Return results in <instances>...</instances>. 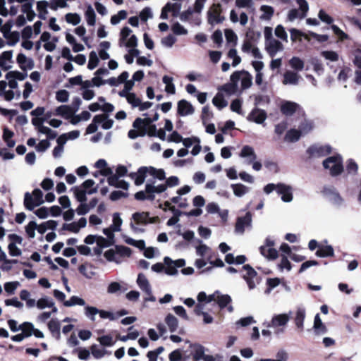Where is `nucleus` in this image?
<instances>
[{"mask_svg": "<svg viewBox=\"0 0 361 361\" xmlns=\"http://www.w3.org/2000/svg\"><path fill=\"white\" fill-rule=\"evenodd\" d=\"M323 166L325 169L330 170L331 176H337L343 171V159L340 154L329 157L323 161Z\"/></svg>", "mask_w": 361, "mask_h": 361, "instance_id": "obj_1", "label": "nucleus"}, {"mask_svg": "<svg viewBox=\"0 0 361 361\" xmlns=\"http://www.w3.org/2000/svg\"><path fill=\"white\" fill-rule=\"evenodd\" d=\"M221 5L219 3L213 4L207 11V22L209 25L221 23L224 20V16H221Z\"/></svg>", "mask_w": 361, "mask_h": 361, "instance_id": "obj_2", "label": "nucleus"}, {"mask_svg": "<svg viewBox=\"0 0 361 361\" xmlns=\"http://www.w3.org/2000/svg\"><path fill=\"white\" fill-rule=\"evenodd\" d=\"M231 82L222 85L219 90L226 92L228 95L235 94L238 90V82L240 79L239 71L233 72L231 75Z\"/></svg>", "mask_w": 361, "mask_h": 361, "instance_id": "obj_3", "label": "nucleus"}, {"mask_svg": "<svg viewBox=\"0 0 361 361\" xmlns=\"http://www.w3.org/2000/svg\"><path fill=\"white\" fill-rule=\"evenodd\" d=\"M306 152L309 158L322 157L329 154L331 152V148L329 146L311 145Z\"/></svg>", "mask_w": 361, "mask_h": 361, "instance_id": "obj_4", "label": "nucleus"}, {"mask_svg": "<svg viewBox=\"0 0 361 361\" xmlns=\"http://www.w3.org/2000/svg\"><path fill=\"white\" fill-rule=\"evenodd\" d=\"M267 117V112L261 109L255 108L248 114L247 119L249 121L255 122L257 124H262Z\"/></svg>", "mask_w": 361, "mask_h": 361, "instance_id": "obj_5", "label": "nucleus"}, {"mask_svg": "<svg viewBox=\"0 0 361 361\" xmlns=\"http://www.w3.org/2000/svg\"><path fill=\"white\" fill-rule=\"evenodd\" d=\"M251 222L252 214L250 212H247L244 216L238 217L235 226V231L243 233L245 231V227L250 226Z\"/></svg>", "mask_w": 361, "mask_h": 361, "instance_id": "obj_6", "label": "nucleus"}, {"mask_svg": "<svg viewBox=\"0 0 361 361\" xmlns=\"http://www.w3.org/2000/svg\"><path fill=\"white\" fill-rule=\"evenodd\" d=\"M195 112V108L187 100L181 99L178 102L177 114L180 116H186L192 114Z\"/></svg>", "mask_w": 361, "mask_h": 361, "instance_id": "obj_7", "label": "nucleus"}, {"mask_svg": "<svg viewBox=\"0 0 361 361\" xmlns=\"http://www.w3.org/2000/svg\"><path fill=\"white\" fill-rule=\"evenodd\" d=\"M243 269L246 271V274L243 276V278L247 282L249 288H255V283L253 279L257 276V271L250 264L243 265Z\"/></svg>", "mask_w": 361, "mask_h": 361, "instance_id": "obj_8", "label": "nucleus"}, {"mask_svg": "<svg viewBox=\"0 0 361 361\" xmlns=\"http://www.w3.org/2000/svg\"><path fill=\"white\" fill-rule=\"evenodd\" d=\"M276 192L281 195V200L285 202H289L293 200L292 188L284 183H278Z\"/></svg>", "mask_w": 361, "mask_h": 361, "instance_id": "obj_9", "label": "nucleus"}, {"mask_svg": "<svg viewBox=\"0 0 361 361\" xmlns=\"http://www.w3.org/2000/svg\"><path fill=\"white\" fill-rule=\"evenodd\" d=\"M98 186H96L95 188H93L89 190H82V188H80L79 187H73L71 190L73 191L76 200L80 202V203L85 202L87 200L86 194H93L97 192Z\"/></svg>", "mask_w": 361, "mask_h": 361, "instance_id": "obj_10", "label": "nucleus"}, {"mask_svg": "<svg viewBox=\"0 0 361 361\" xmlns=\"http://www.w3.org/2000/svg\"><path fill=\"white\" fill-rule=\"evenodd\" d=\"M290 320V315L288 314H279L274 315L271 321V323L268 324V327H278L286 325Z\"/></svg>", "mask_w": 361, "mask_h": 361, "instance_id": "obj_11", "label": "nucleus"}, {"mask_svg": "<svg viewBox=\"0 0 361 361\" xmlns=\"http://www.w3.org/2000/svg\"><path fill=\"white\" fill-rule=\"evenodd\" d=\"M109 117L108 114H99L94 116L92 122L87 127L86 133L92 134L97 130V124H100Z\"/></svg>", "mask_w": 361, "mask_h": 361, "instance_id": "obj_12", "label": "nucleus"}, {"mask_svg": "<svg viewBox=\"0 0 361 361\" xmlns=\"http://www.w3.org/2000/svg\"><path fill=\"white\" fill-rule=\"evenodd\" d=\"M75 113V109L68 105H61L56 109V114L61 116L66 119L70 118Z\"/></svg>", "mask_w": 361, "mask_h": 361, "instance_id": "obj_13", "label": "nucleus"}, {"mask_svg": "<svg viewBox=\"0 0 361 361\" xmlns=\"http://www.w3.org/2000/svg\"><path fill=\"white\" fill-rule=\"evenodd\" d=\"M239 155L243 158L249 157V164L252 163L257 159V154H255L254 149L249 145L243 146Z\"/></svg>", "mask_w": 361, "mask_h": 361, "instance_id": "obj_14", "label": "nucleus"}, {"mask_svg": "<svg viewBox=\"0 0 361 361\" xmlns=\"http://www.w3.org/2000/svg\"><path fill=\"white\" fill-rule=\"evenodd\" d=\"M305 318V310L304 308L298 307L297 309L295 317L294 318V322L295 326L298 329H300V331H303L304 325L303 322Z\"/></svg>", "mask_w": 361, "mask_h": 361, "instance_id": "obj_15", "label": "nucleus"}, {"mask_svg": "<svg viewBox=\"0 0 361 361\" xmlns=\"http://www.w3.org/2000/svg\"><path fill=\"white\" fill-rule=\"evenodd\" d=\"M316 256L319 257H328L334 256V250L331 245H322L315 252Z\"/></svg>", "mask_w": 361, "mask_h": 361, "instance_id": "obj_16", "label": "nucleus"}, {"mask_svg": "<svg viewBox=\"0 0 361 361\" xmlns=\"http://www.w3.org/2000/svg\"><path fill=\"white\" fill-rule=\"evenodd\" d=\"M313 328L317 335L324 334L327 332V328L322 323L319 313L314 317Z\"/></svg>", "mask_w": 361, "mask_h": 361, "instance_id": "obj_17", "label": "nucleus"}, {"mask_svg": "<svg viewBox=\"0 0 361 361\" xmlns=\"http://www.w3.org/2000/svg\"><path fill=\"white\" fill-rule=\"evenodd\" d=\"M137 175L135 180V185L138 186L145 182L147 174H149V166L140 167L137 171Z\"/></svg>", "mask_w": 361, "mask_h": 361, "instance_id": "obj_18", "label": "nucleus"}, {"mask_svg": "<svg viewBox=\"0 0 361 361\" xmlns=\"http://www.w3.org/2000/svg\"><path fill=\"white\" fill-rule=\"evenodd\" d=\"M298 105L292 102H286L281 106V111L286 116L293 115L297 110Z\"/></svg>", "mask_w": 361, "mask_h": 361, "instance_id": "obj_19", "label": "nucleus"}, {"mask_svg": "<svg viewBox=\"0 0 361 361\" xmlns=\"http://www.w3.org/2000/svg\"><path fill=\"white\" fill-rule=\"evenodd\" d=\"M48 329L50 331L51 334L54 337H55L56 339L60 338L61 333H60V329H61V324L60 322L55 319H51L49 322L48 324Z\"/></svg>", "mask_w": 361, "mask_h": 361, "instance_id": "obj_20", "label": "nucleus"}, {"mask_svg": "<svg viewBox=\"0 0 361 361\" xmlns=\"http://www.w3.org/2000/svg\"><path fill=\"white\" fill-rule=\"evenodd\" d=\"M137 283L139 286V287L146 293L149 294L151 293L149 283L146 276L142 273H140L138 274L137 279Z\"/></svg>", "mask_w": 361, "mask_h": 361, "instance_id": "obj_21", "label": "nucleus"}, {"mask_svg": "<svg viewBox=\"0 0 361 361\" xmlns=\"http://www.w3.org/2000/svg\"><path fill=\"white\" fill-rule=\"evenodd\" d=\"M259 252L262 255L271 260L276 259L279 257L278 251L273 247L267 248L265 246H261Z\"/></svg>", "mask_w": 361, "mask_h": 361, "instance_id": "obj_22", "label": "nucleus"}, {"mask_svg": "<svg viewBox=\"0 0 361 361\" xmlns=\"http://www.w3.org/2000/svg\"><path fill=\"white\" fill-rule=\"evenodd\" d=\"M298 80L299 75H298V73L290 71H287L283 75V83L284 85H297L298 83Z\"/></svg>", "mask_w": 361, "mask_h": 361, "instance_id": "obj_23", "label": "nucleus"}, {"mask_svg": "<svg viewBox=\"0 0 361 361\" xmlns=\"http://www.w3.org/2000/svg\"><path fill=\"white\" fill-rule=\"evenodd\" d=\"M282 47L283 45L281 42L276 39H272L267 46L266 49L270 56L273 57L279 50L282 49Z\"/></svg>", "mask_w": 361, "mask_h": 361, "instance_id": "obj_24", "label": "nucleus"}, {"mask_svg": "<svg viewBox=\"0 0 361 361\" xmlns=\"http://www.w3.org/2000/svg\"><path fill=\"white\" fill-rule=\"evenodd\" d=\"M154 183L155 182L153 180L152 184L145 185V191L147 193L154 195V193H161L166 190L167 185H166V184H160L157 186H154L153 185Z\"/></svg>", "mask_w": 361, "mask_h": 361, "instance_id": "obj_25", "label": "nucleus"}, {"mask_svg": "<svg viewBox=\"0 0 361 361\" xmlns=\"http://www.w3.org/2000/svg\"><path fill=\"white\" fill-rule=\"evenodd\" d=\"M14 136V133L9 130L7 127L3 129V140L6 143L8 147H13L16 142L12 138Z\"/></svg>", "mask_w": 361, "mask_h": 361, "instance_id": "obj_26", "label": "nucleus"}, {"mask_svg": "<svg viewBox=\"0 0 361 361\" xmlns=\"http://www.w3.org/2000/svg\"><path fill=\"white\" fill-rule=\"evenodd\" d=\"M240 76L243 77L241 79V87L243 90L247 89L251 87L252 84V77L250 73L245 70L240 71Z\"/></svg>", "mask_w": 361, "mask_h": 361, "instance_id": "obj_27", "label": "nucleus"}, {"mask_svg": "<svg viewBox=\"0 0 361 361\" xmlns=\"http://www.w3.org/2000/svg\"><path fill=\"white\" fill-rule=\"evenodd\" d=\"M165 322L167 324L171 332H175L178 327V321L172 314H168L165 318Z\"/></svg>", "mask_w": 361, "mask_h": 361, "instance_id": "obj_28", "label": "nucleus"}, {"mask_svg": "<svg viewBox=\"0 0 361 361\" xmlns=\"http://www.w3.org/2000/svg\"><path fill=\"white\" fill-rule=\"evenodd\" d=\"M149 215L148 212H135L133 214V219L137 224H147V218Z\"/></svg>", "mask_w": 361, "mask_h": 361, "instance_id": "obj_29", "label": "nucleus"}, {"mask_svg": "<svg viewBox=\"0 0 361 361\" xmlns=\"http://www.w3.org/2000/svg\"><path fill=\"white\" fill-rule=\"evenodd\" d=\"M231 187L233 189L234 195L237 197L243 196L249 190V188L242 183L231 184Z\"/></svg>", "mask_w": 361, "mask_h": 361, "instance_id": "obj_30", "label": "nucleus"}, {"mask_svg": "<svg viewBox=\"0 0 361 361\" xmlns=\"http://www.w3.org/2000/svg\"><path fill=\"white\" fill-rule=\"evenodd\" d=\"M20 330L25 338H28L32 335L34 325L31 322H25L20 325Z\"/></svg>", "mask_w": 361, "mask_h": 361, "instance_id": "obj_31", "label": "nucleus"}, {"mask_svg": "<svg viewBox=\"0 0 361 361\" xmlns=\"http://www.w3.org/2000/svg\"><path fill=\"white\" fill-rule=\"evenodd\" d=\"M213 104L219 109H222L228 105L227 101L221 93H217L212 99Z\"/></svg>", "mask_w": 361, "mask_h": 361, "instance_id": "obj_32", "label": "nucleus"}, {"mask_svg": "<svg viewBox=\"0 0 361 361\" xmlns=\"http://www.w3.org/2000/svg\"><path fill=\"white\" fill-rule=\"evenodd\" d=\"M92 266L90 264H83L78 267V270L85 277L91 279L95 274V273L92 271Z\"/></svg>", "mask_w": 361, "mask_h": 361, "instance_id": "obj_33", "label": "nucleus"}, {"mask_svg": "<svg viewBox=\"0 0 361 361\" xmlns=\"http://www.w3.org/2000/svg\"><path fill=\"white\" fill-rule=\"evenodd\" d=\"M87 23L89 25L93 26L95 24L96 14L92 7L89 5L85 12Z\"/></svg>", "mask_w": 361, "mask_h": 361, "instance_id": "obj_34", "label": "nucleus"}, {"mask_svg": "<svg viewBox=\"0 0 361 361\" xmlns=\"http://www.w3.org/2000/svg\"><path fill=\"white\" fill-rule=\"evenodd\" d=\"M164 262L166 265V267L165 268V273L166 274L171 276L177 274V269L174 264H173V260L170 257H165L164 259Z\"/></svg>", "mask_w": 361, "mask_h": 361, "instance_id": "obj_35", "label": "nucleus"}, {"mask_svg": "<svg viewBox=\"0 0 361 361\" xmlns=\"http://www.w3.org/2000/svg\"><path fill=\"white\" fill-rule=\"evenodd\" d=\"M48 6V2L46 1H40L37 4V9L39 11L38 17L42 20L46 19V15L48 11L47 7Z\"/></svg>", "mask_w": 361, "mask_h": 361, "instance_id": "obj_36", "label": "nucleus"}, {"mask_svg": "<svg viewBox=\"0 0 361 361\" xmlns=\"http://www.w3.org/2000/svg\"><path fill=\"white\" fill-rule=\"evenodd\" d=\"M260 10L263 12V14L260 16V18L262 20H270L274 13V8L267 5L262 6Z\"/></svg>", "mask_w": 361, "mask_h": 361, "instance_id": "obj_37", "label": "nucleus"}, {"mask_svg": "<svg viewBox=\"0 0 361 361\" xmlns=\"http://www.w3.org/2000/svg\"><path fill=\"white\" fill-rule=\"evenodd\" d=\"M301 136V130L296 129H290L286 134V140L289 142H296Z\"/></svg>", "mask_w": 361, "mask_h": 361, "instance_id": "obj_38", "label": "nucleus"}, {"mask_svg": "<svg viewBox=\"0 0 361 361\" xmlns=\"http://www.w3.org/2000/svg\"><path fill=\"white\" fill-rule=\"evenodd\" d=\"M290 39L293 42H295L297 40L301 41L302 37H303L305 39H306L307 40H310L307 35H306L305 33L302 32V31H300L298 29H295V28L290 29Z\"/></svg>", "mask_w": 361, "mask_h": 361, "instance_id": "obj_39", "label": "nucleus"}, {"mask_svg": "<svg viewBox=\"0 0 361 361\" xmlns=\"http://www.w3.org/2000/svg\"><path fill=\"white\" fill-rule=\"evenodd\" d=\"M36 202L34 200L32 195L28 192H25L24 197V206L28 210H33L35 207H37Z\"/></svg>", "mask_w": 361, "mask_h": 361, "instance_id": "obj_40", "label": "nucleus"}, {"mask_svg": "<svg viewBox=\"0 0 361 361\" xmlns=\"http://www.w3.org/2000/svg\"><path fill=\"white\" fill-rule=\"evenodd\" d=\"M99 60L95 51H92L89 55V61L87 68L90 70H93L99 64Z\"/></svg>", "mask_w": 361, "mask_h": 361, "instance_id": "obj_41", "label": "nucleus"}, {"mask_svg": "<svg viewBox=\"0 0 361 361\" xmlns=\"http://www.w3.org/2000/svg\"><path fill=\"white\" fill-rule=\"evenodd\" d=\"M152 123H153V121H152V118H149V117H147L145 118H137L133 123V128H139L140 124H142L145 127L147 128L148 126L153 125Z\"/></svg>", "mask_w": 361, "mask_h": 361, "instance_id": "obj_42", "label": "nucleus"}, {"mask_svg": "<svg viewBox=\"0 0 361 361\" xmlns=\"http://www.w3.org/2000/svg\"><path fill=\"white\" fill-rule=\"evenodd\" d=\"M214 114L212 111H210L209 106L208 105L204 106L202 110L201 119L202 121L203 125H206L207 122L212 118Z\"/></svg>", "mask_w": 361, "mask_h": 361, "instance_id": "obj_43", "label": "nucleus"}, {"mask_svg": "<svg viewBox=\"0 0 361 361\" xmlns=\"http://www.w3.org/2000/svg\"><path fill=\"white\" fill-rule=\"evenodd\" d=\"M135 199L139 201H143L145 200H148L150 201H153L155 199V195L150 193H147L146 191H139L135 194Z\"/></svg>", "mask_w": 361, "mask_h": 361, "instance_id": "obj_44", "label": "nucleus"}, {"mask_svg": "<svg viewBox=\"0 0 361 361\" xmlns=\"http://www.w3.org/2000/svg\"><path fill=\"white\" fill-rule=\"evenodd\" d=\"M195 348L192 358L194 361H199L202 359L204 355V348L200 344H195Z\"/></svg>", "mask_w": 361, "mask_h": 361, "instance_id": "obj_45", "label": "nucleus"}, {"mask_svg": "<svg viewBox=\"0 0 361 361\" xmlns=\"http://www.w3.org/2000/svg\"><path fill=\"white\" fill-rule=\"evenodd\" d=\"M290 66L296 71H302L304 68V61L299 57L293 56L290 61Z\"/></svg>", "mask_w": 361, "mask_h": 361, "instance_id": "obj_46", "label": "nucleus"}, {"mask_svg": "<svg viewBox=\"0 0 361 361\" xmlns=\"http://www.w3.org/2000/svg\"><path fill=\"white\" fill-rule=\"evenodd\" d=\"M65 19L68 23L76 25L80 23L81 18L79 14L76 13H68L65 16Z\"/></svg>", "mask_w": 361, "mask_h": 361, "instance_id": "obj_47", "label": "nucleus"}, {"mask_svg": "<svg viewBox=\"0 0 361 361\" xmlns=\"http://www.w3.org/2000/svg\"><path fill=\"white\" fill-rule=\"evenodd\" d=\"M85 304V302L83 299L80 298H78L77 296H72L70 300H66V301H64L63 302V305L66 306V307H71V306H73V305H84Z\"/></svg>", "mask_w": 361, "mask_h": 361, "instance_id": "obj_48", "label": "nucleus"}, {"mask_svg": "<svg viewBox=\"0 0 361 361\" xmlns=\"http://www.w3.org/2000/svg\"><path fill=\"white\" fill-rule=\"evenodd\" d=\"M116 252L121 257H130L132 254V250L130 247L124 245H116Z\"/></svg>", "mask_w": 361, "mask_h": 361, "instance_id": "obj_49", "label": "nucleus"}, {"mask_svg": "<svg viewBox=\"0 0 361 361\" xmlns=\"http://www.w3.org/2000/svg\"><path fill=\"white\" fill-rule=\"evenodd\" d=\"M7 37H5L7 39V44L9 46H14L20 39V34L18 31H13L8 35H6Z\"/></svg>", "mask_w": 361, "mask_h": 361, "instance_id": "obj_50", "label": "nucleus"}, {"mask_svg": "<svg viewBox=\"0 0 361 361\" xmlns=\"http://www.w3.org/2000/svg\"><path fill=\"white\" fill-rule=\"evenodd\" d=\"M149 175L160 180H163L166 178L165 172L163 169H157L153 166H149Z\"/></svg>", "mask_w": 361, "mask_h": 361, "instance_id": "obj_51", "label": "nucleus"}, {"mask_svg": "<svg viewBox=\"0 0 361 361\" xmlns=\"http://www.w3.org/2000/svg\"><path fill=\"white\" fill-rule=\"evenodd\" d=\"M54 302L48 298H42L37 301L36 305L39 309H44L45 307H53Z\"/></svg>", "mask_w": 361, "mask_h": 361, "instance_id": "obj_52", "label": "nucleus"}, {"mask_svg": "<svg viewBox=\"0 0 361 361\" xmlns=\"http://www.w3.org/2000/svg\"><path fill=\"white\" fill-rule=\"evenodd\" d=\"M97 341L102 345L106 347L112 346L115 343V341H113V338L111 335L100 336L97 338Z\"/></svg>", "mask_w": 361, "mask_h": 361, "instance_id": "obj_53", "label": "nucleus"}, {"mask_svg": "<svg viewBox=\"0 0 361 361\" xmlns=\"http://www.w3.org/2000/svg\"><path fill=\"white\" fill-rule=\"evenodd\" d=\"M37 228V224L35 221H32L28 223L25 226V232L30 238H34L35 236V230Z\"/></svg>", "mask_w": 361, "mask_h": 361, "instance_id": "obj_54", "label": "nucleus"}, {"mask_svg": "<svg viewBox=\"0 0 361 361\" xmlns=\"http://www.w3.org/2000/svg\"><path fill=\"white\" fill-rule=\"evenodd\" d=\"M231 298L228 295H221L218 297L217 303L221 309H224L231 302Z\"/></svg>", "mask_w": 361, "mask_h": 361, "instance_id": "obj_55", "label": "nucleus"}, {"mask_svg": "<svg viewBox=\"0 0 361 361\" xmlns=\"http://www.w3.org/2000/svg\"><path fill=\"white\" fill-rule=\"evenodd\" d=\"M26 77V73H23L18 71H9L6 74V79L14 78L18 80H23Z\"/></svg>", "mask_w": 361, "mask_h": 361, "instance_id": "obj_56", "label": "nucleus"}, {"mask_svg": "<svg viewBox=\"0 0 361 361\" xmlns=\"http://www.w3.org/2000/svg\"><path fill=\"white\" fill-rule=\"evenodd\" d=\"M90 350L93 357L96 359H100L104 357L106 353H107L105 350L98 348L96 344L92 345L90 347Z\"/></svg>", "mask_w": 361, "mask_h": 361, "instance_id": "obj_57", "label": "nucleus"}, {"mask_svg": "<svg viewBox=\"0 0 361 361\" xmlns=\"http://www.w3.org/2000/svg\"><path fill=\"white\" fill-rule=\"evenodd\" d=\"M123 221L118 213L113 214V224L111 226L115 231H120Z\"/></svg>", "mask_w": 361, "mask_h": 361, "instance_id": "obj_58", "label": "nucleus"}, {"mask_svg": "<svg viewBox=\"0 0 361 361\" xmlns=\"http://www.w3.org/2000/svg\"><path fill=\"white\" fill-rule=\"evenodd\" d=\"M171 30L176 35L188 34V30L178 22L173 24Z\"/></svg>", "mask_w": 361, "mask_h": 361, "instance_id": "obj_59", "label": "nucleus"}, {"mask_svg": "<svg viewBox=\"0 0 361 361\" xmlns=\"http://www.w3.org/2000/svg\"><path fill=\"white\" fill-rule=\"evenodd\" d=\"M114 240H109L102 236H97V244L100 248L107 247L114 245Z\"/></svg>", "mask_w": 361, "mask_h": 361, "instance_id": "obj_60", "label": "nucleus"}, {"mask_svg": "<svg viewBox=\"0 0 361 361\" xmlns=\"http://www.w3.org/2000/svg\"><path fill=\"white\" fill-rule=\"evenodd\" d=\"M297 3L300 6V10L301 11L300 18H303L306 16L307 13L309 9V6L306 0H297Z\"/></svg>", "mask_w": 361, "mask_h": 361, "instance_id": "obj_61", "label": "nucleus"}, {"mask_svg": "<svg viewBox=\"0 0 361 361\" xmlns=\"http://www.w3.org/2000/svg\"><path fill=\"white\" fill-rule=\"evenodd\" d=\"M231 111L236 112L238 114H242V101L239 99H235L231 102Z\"/></svg>", "mask_w": 361, "mask_h": 361, "instance_id": "obj_62", "label": "nucleus"}, {"mask_svg": "<svg viewBox=\"0 0 361 361\" xmlns=\"http://www.w3.org/2000/svg\"><path fill=\"white\" fill-rule=\"evenodd\" d=\"M69 93L67 90H61L56 92V99L59 102H66L68 100Z\"/></svg>", "mask_w": 361, "mask_h": 361, "instance_id": "obj_63", "label": "nucleus"}, {"mask_svg": "<svg viewBox=\"0 0 361 361\" xmlns=\"http://www.w3.org/2000/svg\"><path fill=\"white\" fill-rule=\"evenodd\" d=\"M169 361H181L183 360L182 353L180 349H176L169 355Z\"/></svg>", "mask_w": 361, "mask_h": 361, "instance_id": "obj_64", "label": "nucleus"}]
</instances>
